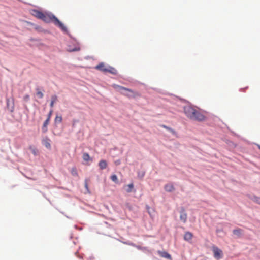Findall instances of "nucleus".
Returning <instances> with one entry per match:
<instances>
[{
  "label": "nucleus",
  "mask_w": 260,
  "mask_h": 260,
  "mask_svg": "<svg viewBox=\"0 0 260 260\" xmlns=\"http://www.w3.org/2000/svg\"><path fill=\"white\" fill-rule=\"evenodd\" d=\"M29 149L31 151L32 153L34 155H37L38 153V151L37 148H36L35 147L30 146L29 147Z\"/></svg>",
  "instance_id": "2eb2a0df"
},
{
  "label": "nucleus",
  "mask_w": 260,
  "mask_h": 260,
  "mask_svg": "<svg viewBox=\"0 0 260 260\" xmlns=\"http://www.w3.org/2000/svg\"><path fill=\"white\" fill-rule=\"evenodd\" d=\"M45 145L46 147H47L48 148H50L51 147L50 144L48 142H46L45 143Z\"/></svg>",
  "instance_id": "bb28decb"
},
{
  "label": "nucleus",
  "mask_w": 260,
  "mask_h": 260,
  "mask_svg": "<svg viewBox=\"0 0 260 260\" xmlns=\"http://www.w3.org/2000/svg\"><path fill=\"white\" fill-rule=\"evenodd\" d=\"M52 112H53V110H51L49 111V113L48 114V117H47V119H49L50 120L51 116L52 114Z\"/></svg>",
  "instance_id": "393cba45"
},
{
  "label": "nucleus",
  "mask_w": 260,
  "mask_h": 260,
  "mask_svg": "<svg viewBox=\"0 0 260 260\" xmlns=\"http://www.w3.org/2000/svg\"><path fill=\"white\" fill-rule=\"evenodd\" d=\"M95 69L103 72H109L113 74H115L116 72V70L114 68L106 66L103 62H101L95 66Z\"/></svg>",
  "instance_id": "20e7f679"
},
{
  "label": "nucleus",
  "mask_w": 260,
  "mask_h": 260,
  "mask_svg": "<svg viewBox=\"0 0 260 260\" xmlns=\"http://www.w3.org/2000/svg\"><path fill=\"white\" fill-rule=\"evenodd\" d=\"M242 230L240 229H237L233 230V232L234 235L240 236L242 234Z\"/></svg>",
  "instance_id": "dca6fc26"
},
{
  "label": "nucleus",
  "mask_w": 260,
  "mask_h": 260,
  "mask_svg": "<svg viewBox=\"0 0 260 260\" xmlns=\"http://www.w3.org/2000/svg\"><path fill=\"white\" fill-rule=\"evenodd\" d=\"M71 174L72 175L76 176L78 175L77 170L75 168H73L71 170Z\"/></svg>",
  "instance_id": "4be33fe9"
},
{
  "label": "nucleus",
  "mask_w": 260,
  "mask_h": 260,
  "mask_svg": "<svg viewBox=\"0 0 260 260\" xmlns=\"http://www.w3.org/2000/svg\"><path fill=\"white\" fill-rule=\"evenodd\" d=\"M258 147H259V149H260V146H258Z\"/></svg>",
  "instance_id": "c756f323"
},
{
  "label": "nucleus",
  "mask_w": 260,
  "mask_h": 260,
  "mask_svg": "<svg viewBox=\"0 0 260 260\" xmlns=\"http://www.w3.org/2000/svg\"><path fill=\"white\" fill-rule=\"evenodd\" d=\"M113 87L118 91H120L121 94L129 98H135L136 97H140L141 96L140 94L138 92L123 86L114 84L113 85Z\"/></svg>",
  "instance_id": "7ed1b4c3"
},
{
  "label": "nucleus",
  "mask_w": 260,
  "mask_h": 260,
  "mask_svg": "<svg viewBox=\"0 0 260 260\" xmlns=\"http://www.w3.org/2000/svg\"><path fill=\"white\" fill-rule=\"evenodd\" d=\"M187 215L185 212V209L182 208L180 211V219L183 223H185L187 221Z\"/></svg>",
  "instance_id": "0eeeda50"
},
{
  "label": "nucleus",
  "mask_w": 260,
  "mask_h": 260,
  "mask_svg": "<svg viewBox=\"0 0 260 260\" xmlns=\"http://www.w3.org/2000/svg\"><path fill=\"white\" fill-rule=\"evenodd\" d=\"M49 119H46L43 123V126H42V131L43 133H46L47 131V126L49 122Z\"/></svg>",
  "instance_id": "f8f14e48"
},
{
  "label": "nucleus",
  "mask_w": 260,
  "mask_h": 260,
  "mask_svg": "<svg viewBox=\"0 0 260 260\" xmlns=\"http://www.w3.org/2000/svg\"><path fill=\"white\" fill-rule=\"evenodd\" d=\"M251 199L256 203L260 204V198L256 196H253Z\"/></svg>",
  "instance_id": "aec40b11"
},
{
  "label": "nucleus",
  "mask_w": 260,
  "mask_h": 260,
  "mask_svg": "<svg viewBox=\"0 0 260 260\" xmlns=\"http://www.w3.org/2000/svg\"><path fill=\"white\" fill-rule=\"evenodd\" d=\"M57 100V96L56 95H53L51 96V101L50 102V106L51 107H53L54 103Z\"/></svg>",
  "instance_id": "ddd939ff"
},
{
  "label": "nucleus",
  "mask_w": 260,
  "mask_h": 260,
  "mask_svg": "<svg viewBox=\"0 0 260 260\" xmlns=\"http://www.w3.org/2000/svg\"><path fill=\"white\" fill-rule=\"evenodd\" d=\"M192 237L193 235L191 233L189 232H186L184 234V239L185 240L188 241L192 239Z\"/></svg>",
  "instance_id": "9d476101"
},
{
  "label": "nucleus",
  "mask_w": 260,
  "mask_h": 260,
  "mask_svg": "<svg viewBox=\"0 0 260 260\" xmlns=\"http://www.w3.org/2000/svg\"><path fill=\"white\" fill-rule=\"evenodd\" d=\"M165 190L167 192H172L174 190L175 188L172 183L167 184L164 186Z\"/></svg>",
  "instance_id": "6e6552de"
},
{
  "label": "nucleus",
  "mask_w": 260,
  "mask_h": 260,
  "mask_svg": "<svg viewBox=\"0 0 260 260\" xmlns=\"http://www.w3.org/2000/svg\"><path fill=\"white\" fill-rule=\"evenodd\" d=\"M162 126H163V127L165 128H166V129H168V130H169V131H172V129H171V128L168 127H167V126H166V125H163Z\"/></svg>",
  "instance_id": "cd10ccee"
},
{
  "label": "nucleus",
  "mask_w": 260,
  "mask_h": 260,
  "mask_svg": "<svg viewBox=\"0 0 260 260\" xmlns=\"http://www.w3.org/2000/svg\"><path fill=\"white\" fill-rule=\"evenodd\" d=\"M111 180H112L113 182H115V183L117 182V181H118V178H117V176H116L115 174H113V175H112L111 176Z\"/></svg>",
  "instance_id": "5701e85b"
},
{
  "label": "nucleus",
  "mask_w": 260,
  "mask_h": 260,
  "mask_svg": "<svg viewBox=\"0 0 260 260\" xmlns=\"http://www.w3.org/2000/svg\"><path fill=\"white\" fill-rule=\"evenodd\" d=\"M36 91H37V92H36V94L37 95V96L40 98V99H42L43 98L44 96V94L43 93H42V91H40V90L39 89V88H37L36 89Z\"/></svg>",
  "instance_id": "f3484780"
},
{
  "label": "nucleus",
  "mask_w": 260,
  "mask_h": 260,
  "mask_svg": "<svg viewBox=\"0 0 260 260\" xmlns=\"http://www.w3.org/2000/svg\"><path fill=\"white\" fill-rule=\"evenodd\" d=\"M82 158H83V160L86 161L91 160L90 157L87 153H83Z\"/></svg>",
  "instance_id": "a211bd4d"
},
{
  "label": "nucleus",
  "mask_w": 260,
  "mask_h": 260,
  "mask_svg": "<svg viewBox=\"0 0 260 260\" xmlns=\"http://www.w3.org/2000/svg\"><path fill=\"white\" fill-rule=\"evenodd\" d=\"M62 120L61 116H56L55 118V123H60Z\"/></svg>",
  "instance_id": "412c9836"
},
{
  "label": "nucleus",
  "mask_w": 260,
  "mask_h": 260,
  "mask_svg": "<svg viewBox=\"0 0 260 260\" xmlns=\"http://www.w3.org/2000/svg\"><path fill=\"white\" fill-rule=\"evenodd\" d=\"M212 250L214 256L215 258L219 259L222 257V251L216 246H213Z\"/></svg>",
  "instance_id": "39448f33"
},
{
  "label": "nucleus",
  "mask_w": 260,
  "mask_h": 260,
  "mask_svg": "<svg viewBox=\"0 0 260 260\" xmlns=\"http://www.w3.org/2000/svg\"><path fill=\"white\" fill-rule=\"evenodd\" d=\"M80 50V47L79 45H77L74 48L69 47L68 51L69 52L78 51Z\"/></svg>",
  "instance_id": "4468645a"
},
{
  "label": "nucleus",
  "mask_w": 260,
  "mask_h": 260,
  "mask_svg": "<svg viewBox=\"0 0 260 260\" xmlns=\"http://www.w3.org/2000/svg\"><path fill=\"white\" fill-rule=\"evenodd\" d=\"M158 253L159 255L162 257L166 258L167 259L171 258V256L170 255V254H169L168 253H167L166 251H158Z\"/></svg>",
  "instance_id": "1a4fd4ad"
},
{
  "label": "nucleus",
  "mask_w": 260,
  "mask_h": 260,
  "mask_svg": "<svg viewBox=\"0 0 260 260\" xmlns=\"http://www.w3.org/2000/svg\"><path fill=\"white\" fill-rule=\"evenodd\" d=\"M127 188L126 189V191L127 192H131L132 191L133 188H134L133 183H131L127 185Z\"/></svg>",
  "instance_id": "6ab92c4d"
},
{
  "label": "nucleus",
  "mask_w": 260,
  "mask_h": 260,
  "mask_svg": "<svg viewBox=\"0 0 260 260\" xmlns=\"http://www.w3.org/2000/svg\"><path fill=\"white\" fill-rule=\"evenodd\" d=\"M85 187L86 188L87 191L89 192V190L88 189V181H87V180H86L85 181Z\"/></svg>",
  "instance_id": "a878e982"
},
{
  "label": "nucleus",
  "mask_w": 260,
  "mask_h": 260,
  "mask_svg": "<svg viewBox=\"0 0 260 260\" xmlns=\"http://www.w3.org/2000/svg\"><path fill=\"white\" fill-rule=\"evenodd\" d=\"M31 13L34 16L42 20L44 13H43L37 10H32Z\"/></svg>",
  "instance_id": "423d86ee"
},
{
  "label": "nucleus",
  "mask_w": 260,
  "mask_h": 260,
  "mask_svg": "<svg viewBox=\"0 0 260 260\" xmlns=\"http://www.w3.org/2000/svg\"><path fill=\"white\" fill-rule=\"evenodd\" d=\"M149 209H150V208L149 207H147V210H148V213L150 214V212L149 211Z\"/></svg>",
  "instance_id": "c85d7f7f"
},
{
  "label": "nucleus",
  "mask_w": 260,
  "mask_h": 260,
  "mask_svg": "<svg viewBox=\"0 0 260 260\" xmlns=\"http://www.w3.org/2000/svg\"><path fill=\"white\" fill-rule=\"evenodd\" d=\"M184 112L186 116L191 120L202 121L205 119V116L203 114L190 105L185 106Z\"/></svg>",
  "instance_id": "f257e3e1"
},
{
  "label": "nucleus",
  "mask_w": 260,
  "mask_h": 260,
  "mask_svg": "<svg viewBox=\"0 0 260 260\" xmlns=\"http://www.w3.org/2000/svg\"><path fill=\"white\" fill-rule=\"evenodd\" d=\"M29 100V95L28 94H26L23 97V100L25 102L28 101Z\"/></svg>",
  "instance_id": "b1692460"
},
{
  "label": "nucleus",
  "mask_w": 260,
  "mask_h": 260,
  "mask_svg": "<svg viewBox=\"0 0 260 260\" xmlns=\"http://www.w3.org/2000/svg\"><path fill=\"white\" fill-rule=\"evenodd\" d=\"M42 20L45 22H53L55 25L59 27L62 30L66 31L64 25L52 14L44 13Z\"/></svg>",
  "instance_id": "f03ea898"
},
{
  "label": "nucleus",
  "mask_w": 260,
  "mask_h": 260,
  "mask_svg": "<svg viewBox=\"0 0 260 260\" xmlns=\"http://www.w3.org/2000/svg\"><path fill=\"white\" fill-rule=\"evenodd\" d=\"M99 166L101 170L105 169L107 166V163L105 160H101L99 163Z\"/></svg>",
  "instance_id": "9b49d317"
}]
</instances>
